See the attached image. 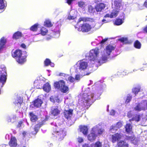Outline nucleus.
Instances as JSON below:
<instances>
[{"label": "nucleus", "instance_id": "45", "mask_svg": "<svg viewBox=\"0 0 147 147\" xmlns=\"http://www.w3.org/2000/svg\"><path fill=\"white\" fill-rule=\"evenodd\" d=\"M140 90V89L139 88H135L132 89V92L136 95V94H138Z\"/></svg>", "mask_w": 147, "mask_h": 147}, {"label": "nucleus", "instance_id": "35", "mask_svg": "<svg viewBox=\"0 0 147 147\" xmlns=\"http://www.w3.org/2000/svg\"><path fill=\"white\" fill-rule=\"evenodd\" d=\"M21 32H17L13 35V38L15 39H18L21 37Z\"/></svg>", "mask_w": 147, "mask_h": 147}, {"label": "nucleus", "instance_id": "8", "mask_svg": "<svg viewBox=\"0 0 147 147\" xmlns=\"http://www.w3.org/2000/svg\"><path fill=\"white\" fill-rule=\"evenodd\" d=\"M119 11V10H117V9H113L111 11L110 14H107L104 16V18L102 20V22L103 23L109 22V20L107 19V18H113L116 17L117 16Z\"/></svg>", "mask_w": 147, "mask_h": 147}, {"label": "nucleus", "instance_id": "14", "mask_svg": "<svg viewBox=\"0 0 147 147\" xmlns=\"http://www.w3.org/2000/svg\"><path fill=\"white\" fill-rule=\"evenodd\" d=\"M51 112L52 115L56 116L60 114V111L58 107H55L52 108Z\"/></svg>", "mask_w": 147, "mask_h": 147}, {"label": "nucleus", "instance_id": "21", "mask_svg": "<svg viewBox=\"0 0 147 147\" xmlns=\"http://www.w3.org/2000/svg\"><path fill=\"white\" fill-rule=\"evenodd\" d=\"M40 26L38 23H36L32 26L30 28V30L33 32H36L38 29V28Z\"/></svg>", "mask_w": 147, "mask_h": 147}, {"label": "nucleus", "instance_id": "3", "mask_svg": "<svg viewBox=\"0 0 147 147\" xmlns=\"http://www.w3.org/2000/svg\"><path fill=\"white\" fill-rule=\"evenodd\" d=\"M24 53L25 55L24 56H22V51L20 50H17L14 51H12V55L13 57L16 58L17 61L19 63L22 64L26 61L27 55L26 51L24 52Z\"/></svg>", "mask_w": 147, "mask_h": 147}, {"label": "nucleus", "instance_id": "10", "mask_svg": "<svg viewBox=\"0 0 147 147\" xmlns=\"http://www.w3.org/2000/svg\"><path fill=\"white\" fill-rule=\"evenodd\" d=\"M121 6V0H112V7L113 9L120 10Z\"/></svg>", "mask_w": 147, "mask_h": 147}, {"label": "nucleus", "instance_id": "58", "mask_svg": "<svg viewBox=\"0 0 147 147\" xmlns=\"http://www.w3.org/2000/svg\"><path fill=\"white\" fill-rule=\"evenodd\" d=\"M21 47L23 48H25L26 47V45L24 44H22L21 45Z\"/></svg>", "mask_w": 147, "mask_h": 147}, {"label": "nucleus", "instance_id": "55", "mask_svg": "<svg viewBox=\"0 0 147 147\" xmlns=\"http://www.w3.org/2000/svg\"><path fill=\"white\" fill-rule=\"evenodd\" d=\"M132 113L131 111L129 112L127 114V116L128 117H131L132 116Z\"/></svg>", "mask_w": 147, "mask_h": 147}, {"label": "nucleus", "instance_id": "50", "mask_svg": "<svg viewBox=\"0 0 147 147\" xmlns=\"http://www.w3.org/2000/svg\"><path fill=\"white\" fill-rule=\"evenodd\" d=\"M77 140L78 142L79 143H81L84 141L82 137H78Z\"/></svg>", "mask_w": 147, "mask_h": 147}, {"label": "nucleus", "instance_id": "37", "mask_svg": "<svg viewBox=\"0 0 147 147\" xmlns=\"http://www.w3.org/2000/svg\"><path fill=\"white\" fill-rule=\"evenodd\" d=\"M6 41V39L4 37H3L1 38L0 40V46L4 47Z\"/></svg>", "mask_w": 147, "mask_h": 147}, {"label": "nucleus", "instance_id": "1", "mask_svg": "<svg viewBox=\"0 0 147 147\" xmlns=\"http://www.w3.org/2000/svg\"><path fill=\"white\" fill-rule=\"evenodd\" d=\"M115 47L111 45L107 46L102 53V57L99 59V50L98 48L92 49L86 54V58L88 59L92 64L104 63L107 60L111 53L114 50Z\"/></svg>", "mask_w": 147, "mask_h": 147}, {"label": "nucleus", "instance_id": "6", "mask_svg": "<svg viewBox=\"0 0 147 147\" xmlns=\"http://www.w3.org/2000/svg\"><path fill=\"white\" fill-rule=\"evenodd\" d=\"M98 125H97L92 128L90 133L88 136V138L89 140L93 142L95 140L97 136V132H98V133L100 134H101L102 132L103 129H98Z\"/></svg>", "mask_w": 147, "mask_h": 147}, {"label": "nucleus", "instance_id": "54", "mask_svg": "<svg viewBox=\"0 0 147 147\" xmlns=\"http://www.w3.org/2000/svg\"><path fill=\"white\" fill-rule=\"evenodd\" d=\"M115 111L113 110H111V112H110V114L111 115H113L115 114Z\"/></svg>", "mask_w": 147, "mask_h": 147}, {"label": "nucleus", "instance_id": "4", "mask_svg": "<svg viewBox=\"0 0 147 147\" xmlns=\"http://www.w3.org/2000/svg\"><path fill=\"white\" fill-rule=\"evenodd\" d=\"M53 123L55 126L53 127L54 131L53 133V134L56 136L59 140L61 141L66 136V132L61 128H60L59 127H60V126H57L55 123Z\"/></svg>", "mask_w": 147, "mask_h": 147}, {"label": "nucleus", "instance_id": "16", "mask_svg": "<svg viewBox=\"0 0 147 147\" xmlns=\"http://www.w3.org/2000/svg\"><path fill=\"white\" fill-rule=\"evenodd\" d=\"M121 137V135L118 133L112 135L111 136V142L113 143H115L117 141L120 139Z\"/></svg>", "mask_w": 147, "mask_h": 147}, {"label": "nucleus", "instance_id": "22", "mask_svg": "<svg viewBox=\"0 0 147 147\" xmlns=\"http://www.w3.org/2000/svg\"><path fill=\"white\" fill-rule=\"evenodd\" d=\"M118 147H129L128 144L124 141L120 140L118 142L117 144Z\"/></svg>", "mask_w": 147, "mask_h": 147}, {"label": "nucleus", "instance_id": "43", "mask_svg": "<svg viewBox=\"0 0 147 147\" xmlns=\"http://www.w3.org/2000/svg\"><path fill=\"white\" fill-rule=\"evenodd\" d=\"M140 116L139 115L136 116L135 117L131 119H129V121H130L131 120H134L136 121H138L140 120Z\"/></svg>", "mask_w": 147, "mask_h": 147}, {"label": "nucleus", "instance_id": "41", "mask_svg": "<svg viewBox=\"0 0 147 147\" xmlns=\"http://www.w3.org/2000/svg\"><path fill=\"white\" fill-rule=\"evenodd\" d=\"M102 24L99 22L96 23L94 26H92V28H95L96 29H97L99 28Z\"/></svg>", "mask_w": 147, "mask_h": 147}, {"label": "nucleus", "instance_id": "5", "mask_svg": "<svg viewBox=\"0 0 147 147\" xmlns=\"http://www.w3.org/2000/svg\"><path fill=\"white\" fill-rule=\"evenodd\" d=\"M88 67V63L84 60L78 61L74 66L75 72L79 74L81 72L84 71Z\"/></svg>", "mask_w": 147, "mask_h": 147}, {"label": "nucleus", "instance_id": "18", "mask_svg": "<svg viewBox=\"0 0 147 147\" xmlns=\"http://www.w3.org/2000/svg\"><path fill=\"white\" fill-rule=\"evenodd\" d=\"M9 145L11 147H16L17 146V140L15 137L13 136L11 137L9 142Z\"/></svg>", "mask_w": 147, "mask_h": 147}, {"label": "nucleus", "instance_id": "47", "mask_svg": "<svg viewBox=\"0 0 147 147\" xmlns=\"http://www.w3.org/2000/svg\"><path fill=\"white\" fill-rule=\"evenodd\" d=\"M131 96L130 94H128L125 101V103H129L131 100Z\"/></svg>", "mask_w": 147, "mask_h": 147}, {"label": "nucleus", "instance_id": "59", "mask_svg": "<svg viewBox=\"0 0 147 147\" xmlns=\"http://www.w3.org/2000/svg\"><path fill=\"white\" fill-rule=\"evenodd\" d=\"M144 5L147 8V0H146V1L144 3Z\"/></svg>", "mask_w": 147, "mask_h": 147}, {"label": "nucleus", "instance_id": "33", "mask_svg": "<svg viewBox=\"0 0 147 147\" xmlns=\"http://www.w3.org/2000/svg\"><path fill=\"white\" fill-rule=\"evenodd\" d=\"M45 64V66H48L50 65L52 67H54V64L51 62L50 60L48 59H47L44 61Z\"/></svg>", "mask_w": 147, "mask_h": 147}, {"label": "nucleus", "instance_id": "20", "mask_svg": "<svg viewBox=\"0 0 147 147\" xmlns=\"http://www.w3.org/2000/svg\"><path fill=\"white\" fill-rule=\"evenodd\" d=\"M16 117L15 115L8 116L6 117V120L8 122H13L16 120Z\"/></svg>", "mask_w": 147, "mask_h": 147}, {"label": "nucleus", "instance_id": "36", "mask_svg": "<svg viewBox=\"0 0 147 147\" xmlns=\"http://www.w3.org/2000/svg\"><path fill=\"white\" fill-rule=\"evenodd\" d=\"M48 31L45 28L42 27L40 29L41 34L43 36L45 35L48 32Z\"/></svg>", "mask_w": 147, "mask_h": 147}, {"label": "nucleus", "instance_id": "53", "mask_svg": "<svg viewBox=\"0 0 147 147\" xmlns=\"http://www.w3.org/2000/svg\"><path fill=\"white\" fill-rule=\"evenodd\" d=\"M55 100L58 102H61L62 100L61 99L59 98L58 97H57Z\"/></svg>", "mask_w": 147, "mask_h": 147}, {"label": "nucleus", "instance_id": "49", "mask_svg": "<svg viewBox=\"0 0 147 147\" xmlns=\"http://www.w3.org/2000/svg\"><path fill=\"white\" fill-rule=\"evenodd\" d=\"M87 20L86 18H80L78 22V23H79L81 21H86Z\"/></svg>", "mask_w": 147, "mask_h": 147}, {"label": "nucleus", "instance_id": "39", "mask_svg": "<svg viewBox=\"0 0 147 147\" xmlns=\"http://www.w3.org/2000/svg\"><path fill=\"white\" fill-rule=\"evenodd\" d=\"M78 5L79 7L82 8H84L86 6L85 2L82 1H79L78 2Z\"/></svg>", "mask_w": 147, "mask_h": 147}, {"label": "nucleus", "instance_id": "34", "mask_svg": "<svg viewBox=\"0 0 147 147\" xmlns=\"http://www.w3.org/2000/svg\"><path fill=\"white\" fill-rule=\"evenodd\" d=\"M124 19H117L115 21L114 24L119 26L121 25L124 22Z\"/></svg>", "mask_w": 147, "mask_h": 147}, {"label": "nucleus", "instance_id": "11", "mask_svg": "<svg viewBox=\"0 0 147 147\" xmlns=\"http://www.w3.org/2000/svg\"><path fill=\"white\" fill-rule=\"evenodd\" d=\"M146 104L147 108V102L145 101L143 103H141L137 105L134 109L135 111H140L142 110H145Z\"/></svg>", "mask_w": 147, "mask_h": 147}, {"label": "nucleus", "instance_id": "26", "mask_svg": "<svg viewBox=\"0 0 147 147\" xmlns=\"http://www.w3.org/2000/svg\"><path fill=\"white\" fill-rule=\"evenodd\" d=\"M5 2L3 0H0V13L4 11V9L6 6L5 5Z\"/></svg>", "mask_w": 147, "mask_h": 147}, {"label": "nucleus", "instance_id": "56", "mask_svg": "<svg viewBox=\"0 0 147 147\" xmlns=\"http://www.w3.org/2000/svg\"><path fill=\"white\" fill-rule=\"evenodd\" d=\"M107 38H105L104 39H102L101 42V44H103L107 40Z\"/></svg>", "mask_w": 147, "mask_h": 147}, {"label": "nucleus", "instance_id": "62", "mask_svg": "<svg viewBox=\"0 0 147 147\" xmlns=\"http://www.w3.org/2000/svg\"><path fill=\"white\" fill-rule=\"evenodd\" d=\"M144 30L146 32H147V26L144 28Z\"/></svg>", "mask_w": 147, "mask_h": 147}, {"label": "nucleus", "instance_id": "51", "mask_svg": "<svg viewBox=\"0 0 147 147\" xmlns=\"http://www.w3.org/2000/svg\"><path fill=\"white\" fill-rule=\"evenodd\" d=\"M81 78L79 74H77L75 76V80H79Z\"/></svg>", "mask_w": 147, "mask_h": 147}, {"label": "nucleus", "instance_id": "29", "mask_svg": "<svg viewBox=\"0 0 147 147\" xmlns=\"http://www.w3.org/2000/svg\"><path fill=\"white\" fill-rule=\"evenodd\" d=\"M127 138L128 140H130L132 143H133L134 144H137V141L136 139L134 138V136H127Z\"/></svg>", "mask_w": 147, "mask_h": 147}, {"label": "nucleus", "instance_id": "25", "mask_svg": "<svg viewBox=\"0 0 147 147\" xmlns=\"http://www.w3.org/2000/svg\"><path fill=\"white\" fill-rule=\"evenodd\" d=\"M43 88L44 90L47 92H49L51 90L50 85L48 83L44 85Z\"/></svg>", "mask_w": 147, "mask_h": 147}, {"label": "nucleus", "instance_id": "42", "mask_svg": "<svg viewBox=\"0 0 147 147\" xmlns=\"http://www.w3.org/2000/svg\"><path fill=\"white\" fill-rule=\"evenodd\" d=\"M121 42L125 43H127L128 42L127 39L126 38H122L119 39Z\"/></svg>", "mask_w": 147, "mask_h": 147}, {"label": "nucleus", "instance_id": "23", "mask_svg": "<svg viewBox=\"0 0 147 147\" xmlns=\"http://www.w3.org/2000/svg\"><path fill=\"white\" fill-rule=\"evenodd\" d=\"M42 103V101L41 99L38 98L34 101V105L35 107H40Z\"/></svg>", "mask_w": 147, "mask_h": 147}, {"label": "nucleus", "instance_id": "7", "mask_svg": "<svg viewBox=\"0 0 147 147\" xmlns=\"http://www.w3.org/2000/svg\"><path fill=\"white\" fill-rule=\"evenodd\" d=\"M54 86L56 88L59 89L62 92L68 93L69 92V88L68 86L65 85V82L63 80L55 82L54 83Z\"/></svg>", "mask_w": 147, "mask_h": 147}, {"label": "nucleus", "instance_id": "52", "mask_svg": "<svg viewBox=\"0 0 147 147\" xmlns=\"http://www.w3.org/2000/svg\"><path fill=\"white\" fill-rule=\"evenodd\" d=\"M66 1V2L69 5H70L72 2L74 1L75 0H65Z\"/></svg>", "mask_w": 147, "mask_h": 147}, {"label": "nucleus", "instance_id": "60", "mask_svg": "<svg viewBox=\"0 0 147 147\" xmlns=\"http://www.w3.org/2000/svg\"><path fill=\"white\" fill-rule=\"evenodd\" d=\"M26 132L25 131H23L22 133V134L23 136H24L26 134Z\"/></svg>", "mask_w": 147, "mask_h": 147}, {"label": "nucleus", "instance_id": "31", "mask_svg": "<svg viewBox=\"0 0 147 147\" xmlns=\"http://www.w3.org/2000/svg\"><path fill=\"white\" fill-rule=\"evenodd\" d=\"M22 100L20 97H18L13 102L14 104L16 105H20L22 103Z\"/></svg>", "mask_w": 147, "mask_h": 147}, {"label": "nucleus", "instance_id": "12", "mask_svg": "<svg viewBox=\"0 0 147 147\" xmlns=\"http://www.w3.org/2000/svg\"><path fill=\"white\" fill-rule=\"evenodd\" d=\"M77 12L74 10H71L68 13L67 19L69 20L75 19L76 18Z\"/></svg>", "mask_w": 147, "mask_h": 147}, {"label": "nucleus", "instance_id": "57", "mask_svg": "<svg viewBox=\"0 0 147 147\" xmlns=\"http://www.w3.org/2000/svg\"><path fill=\"white\" fill-rule=\"evenodd\" d=\"M22 122L21 121H20L19 122L17 126L18 127H20L21 126V125L22 124Z\"/></svg>", "mask_w": 147, "mask_h": 147}, {"label": "nucleus", "instance_id": "40", "mask_svg": "<svg viewBox=\"0 0 147 147\" xmlns=\"http://www.w3.org/2000/svg\"><path fill=\"white\" fill-rule=\"evenodd\" d=\"M134 46L135 48L139 49L141 47V44L140 42L138 40H137L134 43Z\"/></svg>", "mask_w": 147, "mask_h": 147}, {"label": "nucleus", "instance_id": "15", "mask_svg": "<svg viewBox=\"0 0 147 147\" xmlns=\"http://www.w3.org/2000/svg\"><path fill=\"white\" fill-rule=\"evenodd\" d=\"M122 123L120 122H118L116 125H114L111 126L110 127V130L112 132L116 131L117 129L121 127Z\"/></svg>", "mask_w": 147, "mask_h": 147}, {"label": "nucleus", "instance_id": "32", "mask_svg": "<svg viewBox=\"0 0 147 147\" xmlns=\"http://www.w3.org/2000/svg\"><path fill=\"white\" fill-rule=\"evenodd\" d=\"M44 25L47 27H50L52 26V24L50 20L47 19L44 22Z\"/></svg>", "mask_w": 147, "mask_h": 147}, {"label": "nucleus", "instance_id": "19", "mask_svg": "<svg viewBox=\"0 0 147 147\" xmlns=\"http://www.w3.org/2000/svg\"><path fill=\"white\" fill-rule=\"evenodd\" d=\"M105 7V5L103 3L98 4L95 7V9L97 12H100Z\"/></svg>", "mask_w": 147, "mask_h": 147}, {"label": "nucleus", "instance_id": "9", "mask_svg": "<svg viewBox=\"0 0 147 147\" xmlns=\"http://www.w3.org/2000/svg\"><path fill=\"white\" fill-rule=\"evenodd\" d=\"M7 76L6 70L4 68L0 73V87H2L6 82Z\"/></svg>", "mask_w": 147, "mask_h": 147}, {"label": "nucleus", "instance_id": "63", "mask_svg": "<svg viewBox=\"0 0 147 147\" xmlns=\"http://www.w3.org/2000/svg\"><path fill=\"white\" fill-rule=\"evenodd\" d=\"M83 147H89L88 145L85 144V145H84Z\"/></svg>", "mask_w": 147, "mask_h": 147}, {"label": "nucleus", "instance_id": "46", "mask_svg": "<svg viewBox=\"0 0 147 147\" xmlns=\"http://www.w3.org/2000/svg\"><path fill=\"white\" fill-rule=\"evenodd\" d=\"M88 9L89 12L90 13H93L94 12L95 9L91 6H89Z\"/></svg>", "mask_w": 147, "mask_h": 147}, {"label": "nucleus", "instance_id": "64", "mask_svg": "<svg viewBox=\"0 0 147 147\" xmlns=\"http://www.w3.org/2000/svg\"><path fill=\"white\" fill-rule=\"evenodd\" d=\"M125 72L124 71H123V72L122 73V74H123V75H126V74H125Z\"/></svg>", "mask_w": 147, "mask_h": 147}, {"label": "nucleus", "instance_id": "28", "mask_svg": "<svg viewBox=\"0 0 147 147\" xmlns=\"http://www.w3.org/2000/svg\"><path fill=\"white\" fill-rule=\"evenodd\" d=\"M63 75L66 76V80L69 82H73L75 81V79L73 77H72L71 76H69L67 75L63 74H60V76H63Z\"/></svg>", "mask_w": 147, "mask_h": 147}, {"label": "nucleus", "instance_id": "61", "mask_svg": "<svg viewBox=\"0 0 147 147\" xmlns=\"http://www.w3.org/2000/svg\"><path fill=\"white\" fill-rule=\"evenodd\" d=\"M144 30L146 32H147V26L144 28Z\"/></svg>", "mask_w": 147, "mask_h": 147}, {"label": "nucleus", "instance_id": "27", "mask_svg": "<svg viewBox=\"0 0 147 147\" xmlns=\"http://www.w3.org/2000/svg\"><path fill=\"white\" fill-rule=\"evenodd\" d=\"M31 121L32 122H34L37 119V117L32 112L29 113Z\"/></svg>", "mask_w": 147, "mask_h": 147}, {"label": "nucleus", "instance_id": "13", "mask_svg": "<svg viewBox=\"0 0 147 147\" xmlns=\"http://www.w3.org/2000/svg\"><path fill=\"white\" fill-rule=\"evenodd\" d=\"M92 28L91 26L87 23L84 24L81 26L80 31L83 32H88ZM78 30L80 31V29L78 28Z\"/></svg>", "mask_w": 147, "mask_h": 147}, {"label": "nucleus", "instance_id": "30", "mask_svg": "<svg viewBox=\"0 0 147 147\" xmlns=\"http://www.w3.org/2000/svg\"><path fill=\"white\" fill-rule=\"evenodd\" d=\"M125 131L127 133H130L132 131V126L130 124L127 123L125 126Z\"/></svg>", "mask_w": 147, "mask_h": 147}, {"label": "nucleus", "instance_id": "38", "mask_svg": "<svg viewBox=\"0 0 147 147\" xmlns=\"http://www.w3.org/2000/svg\"><path fill=\"white\" fill-rule=\"evenodd\" d=\"M41 125L40 124H38L36 125L34 128V131L32 132V134H36L40 128V127H41Z\"/></svg>", "mask_w": 147, "mask_h": 147}, {"label": "nucleus", "instance_id": "48", "mask_svg": "<svg viewBox=\"0 0 147 147\" xmlns=\"http://www.w3.org/2000/svg\"><path fill=\"white\" fill-rule=\"evenodd\" d=\"M53 37L55 38H57L59 37L60 36V31L58 30L56 32L53 33Z\"/></svg>", "mask_w": 147, "mask_h": 147}, {"label": "nucleus", "instance_id": "17", "mask_svg": "<svg viewBox=\"0 0 147 147\" xmlns=\"http://www.w3.org/2000/svg\"><path fill=\"white\" fill-rule=\"evenodd\" d=\"M73 110L71 109L66 110L64 112V115L65 118L67 119H70L72 116Z\"/></svg>", "mask_w": 147, "mask_h": 147}, {"label": "nucleus", "instance_id": "44", "mask_svg": "<svg viewBox=\"0 0 147 147\" xmlns=\"http://www.w3.org/2000/svg\"><path fill=\"white\" fill-rule=\"evenodd\" d=\"M102 146V142L99 141H97L94 145V147H101Z\"/></svg>", "mask_w": 147, "mask_h": 147}, {"label": "nucleus", "instance_id": "2", "mask_svg": "<svg viewBox=\"0 0 147 147\" xmlns=\"http://www.w3.org/2000/svg\"><path fill=\"white\" fill-rule=\"evenodd\" d=\"M88 89H89L88 88ZM102 90H100L97 95L95 94L94 92H89L88 90L84 91L82 94L80 96L78 102L80 104L85 106L90 105L96 99H98L101 95Z\"/></svg>", "mask_w": 147, "mask_h": 147}, {"label": "nucleus", "instance_id": "24", "mask_svg": "<svg viewBox=\"0 0 147 147\" xmlns=\"http://www.w3.org/2000/svg\"><path fill=\"white\" fill-rule=\"evenodd\" d=\"M80 131L82 132L84 135H86L87 134L88 131V128L86 126H80Z\"/></svg>", "mask_w": 147, "mask_h": 147}]
</instances>
